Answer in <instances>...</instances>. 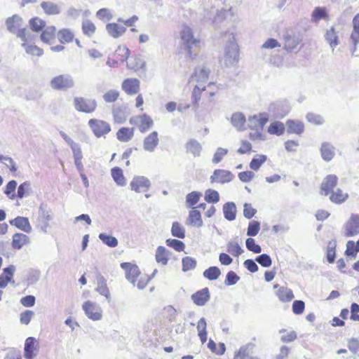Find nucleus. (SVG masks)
<instances>
[{
  "mask_svg": "<svg viewBox=\"0 0 359 359\" xmlns=\"http://www.w3.org/2000/svg\"><path fill=\"white\" fill-rule=\"evenodd\" d=\"M5 24L7 30L20 39L23 41L22 46H25V43L29 40V33L22 18L18 14H15L7 18Z\"/></svg>",
  "mask_w": 359,
  "mask_h": 359,
  "instance_id": "1",
  "label": "nucleus"
},
{
  "mask_svg": "<svg viewBox=\"0 0 359 359\" xmlns=\"http://www.w3.org/2000/svg\"><path fill=\"white\" fill-rule=\"evenodd\" d=\"M180 37L184 48L187 50L189 57L194 59L196 56V51L200 45V40L194 36L192 29L183 25L180 31Z\"/></svg>",
  "mask_w": 359,
  "mask_h": 359,
  "instance_id": "2",
  "label": "nucleus"
},
{
  "mask_svg": "<svg viewBox=\"0 0 359 359\" xmlns=\"http://www.w3.org/2000/svg\"><path fill=\"white\" fill-rule=\"evenodd\" d=\"M50 86L53 90L66 91L75 86V81L69 74H63L54 76L50 81Z\"/></svg>",
  "mask_w": 359,
  "mask_h": 359,
  "instance_id": "3",
  "label": "nucleus"
},
{
  "mask_svg": "<svg viewBox=\"0 0 359 359\" xmlns=\"http://www.w3.org/2000/svg\"><path fill=\"white\" fill-rule=\"evenodd\" d=\"M238 60V45L235 38L232 36L225 47L224 63L226 66H231Z\"/></svg>",
  "mask_w": 359,
  "mask_h": 359,
  "instance_id": "4",
  "label": "nucleus"
},
{
  "mask_svg": "<svg viewBox=\"0 0 359 359\" xmlns=\"http://www.w3.org/2000/svg\"><path fill=\"white\" fill-rule=\"evenodd\" d=\"M74 105L78 111L91 114L95 110L97 102L93 99L76 97L74 98Z\"/></svg>",
  "mask_w": 359,
  "mask_h": 359,
  "instance_id": "5",
  "label": "nucleus"
},
{
  "mask_svg": "<svg viewBox=\"0 0 359 359\" xmlns=\"http://www.w3.org/2000/svg\"><path fill=\"white\" fill-rule=\"evenodd\" d=\"M88 126L97 137H100L111 131L109 124L102 120L91 118L88 121Z\"/></svg>",
  "mask_w": 359,
  "mask_h": 359,
  "instance_id": "6",
  "label": "nucleus"
},
{
  "mask_svg": "<svg viewBox=\"0 0 359 359\" xmlns=\"http://www.w3.org/2000/svg\"><path fill=\"white\" fill-rule=\"evenodd\" d=\"M82 307L88 318L93 320H99L102 318V309L97 304L88 301Z\"/></svg>",
  "mask_w": 359,
  "mask_h": 359,
  "instance_id": "7",
  "label": "nucleus"
},
{
  "mask_svg": "<svg viewBox=\"0 0 359 359\" xmlns=\"http://www.w3.org/2000/svg\"><path fill=\"white\" fill-rule=\"evenodd\" d=\"M344 228L346 237L358 235L359 233V215L352 214Z\"/></svg>",
  "mask_w": 359,
  "mask_h": 359,
  "instance_id": "8",
  "label": "nucleus"
},
{
  "mask_svg": "<svg viewBox=\"0 0 359 359\" xmlns=\"http://www.w3.org/2000/svg\"><path fill=\"white\" fill-rule=\"evenodd\" d=\"M268 111L275 118H282L289 113L290 109L287 104L277 102L270 104Z\"/></svg>",
  "mask_w": 359,
  "mask_h": 359,
  "instance_id": "9",
  "label": "nucleus"
},
{
  "mask_svg": "<svg viewBox=\"0 0 359 359\" xmlns=\"http://www.w3.org/2000/svg\"><path fill=\"white\" fill-rule=\"evenodd\" d=\"M130 186L131 190L138 193L147 191L151 186V182L146 177L135 176L131 181Z\"/></svg>",
  "mask_w": 359,
  "mask_h": 359,
  "instance_id": "10",
  "label": "nucleus"
},
{
  "mask_svg": "<svg viewBox=\"0 0 359 359\" xmlns=\"http://www.w3.org/2000/svg\"><path fill=\"white\" fill-rule=\"evenodd\" d=\"M233 175L229 170L217 169L210 177L211 182H217L224 184L231 182L233 179Z\"/></svg>",
  "mask_w": 359,
  "mask_h": 359,
  "instance_id": "11",
  "label": "nucleus"
},
{
  "mask_svg": "<svg viewBox=\"0 0 359 359\" xmlns=\"http://www.w3.org/2000/svg\"><path fill=\"white\" fill-rule=\"evenodd\" d=\"M121 266L126 271V278L135 285V278L140 274L138 266L128 262L122 263Z\"/></svg>",
  "mask_w": 359,
  "mask_h": 359,
  "instance_id": "12",
  "label": "nucleus"
},
{
  "mask_svg": "<svg viewBox=\"0 0 359 359\" xmlns=\"http://www.w3.org/2000/svg\"><path fill=\"white\" fill-rule=\"evenodd\" d=\"M338 178L334 175H329L325 177L320 186V193L327 196L337 184Z\"/></svg>",
  "mask_w": 359,
  "mask_h": 359,
  "instance_id": "13",
  "label": "nucleus"
},
{
  "mask_svg": "<svg viewBox=\"0 0 359 359\" xmlns=\"http://www.w3.org/2000/svg\"><path fill=\"white\" fill-rule=\"evenodd\" d=\"M210 294L208 287H204L201 290L194 293L191 299L197 306H204L210 299Z\"/></svg>",
  "mask_w": 359,
  "mask_h": 359,
  "instance_id": "14",
  "label": "nucleus"
},
{
  "mask_svg": "<svg viewBox=\"0 0 359 359\" xmlns=\"http://www.w3.org/2000/svg\"><path fill=\"white\" fill-rule=\"evenodd\" d=\"M140 81L137 79H126L122 83V89L128 95L137 94L140 89Z\"/></svg>",
  "mask_w": 359,
  "mask_h": 359,
  "instance_id": "15",
  "label": "nucleus"
},
{
  "mask_svg": "<svg viewBox=\"0 0 359 359\" xmlns=\"http://www.w3.org/2000/svg\"><path fill=\"white\" fill-rule=\"evenodd\" d=\"M159 142L158 135L156 131H153L147 135L143 141V149L149 152H153Z\"/></svg>",
  "mask_w": 359,
  "mask_h": 359,
  "instance_id": "16",
  "label": "nucleus"
},
{
  "mask_svg": "<svg viewBox=\"0 0 359 359\" xmlns=\"http://www.w3.org/2000/svg\"><path fill=\"white\" fill-rule=\"evenodd\" d=\"M269 117L266 114H259V115H254L248 118L249 128L252 129L259 127L263 129L265 124L268 122Z\"/></svg>",
  "mask_w": 359,
  "mask_h": 359,
  "instance_id": "17",
  "label": "nucleus"
},
{
  "mask_svg": "<svg viewBox=\"0 0 359 359\" xmlns=\"http://www.w3.org/2000/svg\"><path fill=\"white\" fill-rule=\"evenodd\" d=\"M322 158L330 162L335 155V147L330 142H323L320 149Z\"/></svg>",
  "mask_w": 359,
  "mask_h": 359,
  "instance_id": "18",
  "label": "nucleus"
},
{
  "mask_svg": "<svg viewBox=\"0 0 359 359\" xmlns=\"http://www.w3.org/2000/svg\"><path fill=\"white\" fill-rule=\"evenodd\" d=\"M9 223L25 233H29L32 231V226L27 217L18 216L10 220Z\"/></svg>",
  "mask_w": 359,
  "mask_h": 359,
  "instance_id": "19",
  "label": "nucleus"
},
{
  "mask_svg": "<svg viewBox=\"0 0 359 359\" xmlns=\"http://www.w3.org/2000/svg\"><path fill=\"white\" fill-rule=\"evenodd\" d=\"M329 19V14L325 7H316L311 15V21L316 24H318L321 20L327 21Z\"/></svg>",
  "mask_w": 359,
  "mask_h": 359,
  "instance_id": "20",
  "label": "nucleus"
},
{
  "mask_svg": "<svg viewBox=\"0 0 359 359\" xmlns=\"http://www.w3.org/2000/svg\"><path fill=\"white\" fill-rule=\"evenodd\" d=\"M210 71L204 66L196 67L193 73L189 82L196 81V82H205L209 76Z\"/></svg>",
  "mask_w": 359,
  "mask_h": 359,
  "instance_id": "21",
  "label": "nucleus"
},
{
  "mask_svg": "<svg viewBox=\"0 0 359 359\" xmlns=\"http://www.w3.org/2000/svg\"><path fill=\"white\" fill-rule=\"evenodd\" d=\"M285 126H287V133L290 134L301 135L304 130V123L297 120L288 119Z\"/></svg>",
  "mask_w": 359,
  "mask_h": 359,
  "instance_id": "22",
  "label": "nucleus"
},
{
  "mask_svg": "<svg viewBox=\"0 0 359 359\" xmlns=\"http://www.w3.org/2000/svg\"><path fill=\"white\" fill-rule=\"evenodd\" d=\"M187 225H190L195 227H201L203 224L201 212L195 209L189 211V217L186 221Z\"/></svg>",
  "mask_w": 359,
  "mask_h": 359,
  "instance_id": "23",
  "label": "nucleus"
},
{
  "mask_svg": "<svg viewBox=\"0 0 359 359\" xmlns=\"http://www.w3.org/2000/svg\"><path fill=\"white\" fill-rule=\"evenodd\" d=\"M41 7L47 15H57L61 12V6L52 1H42L41 3Z\"/></svg>",
  "mask_w": 359,
  "mask_h": 359,
  "instance_id": "24",
  "label": "nucleus"
},
{
  "mask_svg": "<svg viewBox=\"0 0 359 359\" xmlns=\"http://www.w3.org/2000/svg\"><path fill=\"white\" fill-rule=\"evenodd\" d=\"M325 41L330 44L332 50L334 48L339 44V36L337 32L335 30L334 27H331L330 29H327L325 34Z\"/></svg>",
  "mask_w": 359,
  "mask_h": 359,
  "instance_id": "25",
  "label": "nucleus"
},
{
  "mask_svg": "<svg viewBox=\"0 0 359 359\" xmlns=\"http://www.w3.org/2000/svg\"><path fill=\"white\" fill-rule=\"evenodd\" d=\"M205 86L202 84L196 85L191 93V102L195 111H196L199 107V101L201 97V94L205 90Z\"/></svg>",
  "mask_w": 359,
  "mask_h": 359,
  "instance_id": "26",
  "label": "nucleus"
},
{
  "mask_svg": "<svg viewBox=\"0 0 359 359\" xmlns=\"http://www.w3.org/2000/svg\"><path fill=\"white\" fill-rule=\"evenodd\" d=\"M108 34L114 39L122 36L126 31V28L116 23H109L106 26Z\"/></svg>",
  "mask_w": 359,
  "mask_h": 359,
  "instance_id": "27",
  "label": "nucleus"
},
{
  "mask_svg": "<svg viewBox=\"0 0 359 359\" xmlns=\"http://www.w3.org/2000/svg\"><path fill=\"white\" fill-rule=\"evenodd\" d=\"M187 153H191L194 157H198L202 151L201 144L195 139L189 140L186 144Z\"/></svg>",
  "mask_w": 359,
  "mask_h": 359,
  "instance_id": "28",
  "label": "nucleus"
},
{
  "mask_svg": "<svg viewBox=\"0 0 359 359\" xmlns=\"http://www.w3.org/2000/svg\"><path fill=\"white\" fill-rule=\"evenodd\" d=\"M224 218L228 221H233L236 216V206L233 202H227L223 205Z\"/></svg>",
  "mask_w": 359,
  "mask_h": 359,
  "instance_id": "29",
  "label": "nucleus"
},
{
  "mask_svg": "<svg viewBox=\"0 0 359 359\" xmlns=\"http://www.w3.org/2000/svg\"><path fill=\"white\" fill-rule=\"evenodd\" d=\"M134 135V128H121L117 133L116 137L117 139L122 142H127L130 141Z\"/></svg>",
  "mask_w": 359,
  "mask_h": 359,
  "instance_id": "30",
  "label": "nucleus"
},
{
  "mask_svg": "<svg viewBox=\"0 0 359 359\" xmlns=\"http://www.w3.org/2000/svg\"><path fill=\"white\" fill-rule=\"evenodd\" d=\"M29 241V237L21 233H16L13 236L12 247L20 250Z\"/></svg>",
  "mask_w": 359,
  "mask_h": 359,
  "instance_id": "31",
  "label": "nucleus"
},
{
  "mask_svg": "<svg viewBox=\"0 0 359 359\" xmlns=\"http://www.w3.org/2000/svg\"><path fill=\"white\" fill-rule=\"evenodd\" d=\"M284 49L287 51H292L296 48L299 43V39L298 37L294 35H291L287 32L284 35Z\"/></svg>",
  "mask_w": 359,
  "mask_h": 359,
  "instance_id": "32",
  "label": "nucleus"
},
{
  "mask_svg": "<svg viewBox=\"0 0 359 359\" xmlns=\"http://www.w3.org/2000/svg\"><path fill=\"white\" fill-rule=\"evenodd\" d=\"M36 342V339L34 337H28L25 343V358L26 359H33L35 356L34 351V344Z\"/></svg>",
  "mask_w": 359,
  "mask_h": 359,
  "instance_id": "33",
  "label": "nucleus"
},
{
  "mask_svg": "<svg viewBox=\"0 0 359 359\" xmlns=\"http://www.w3.org/2000/svg\"><path fill=\"white\" fill-rule=\"evenodd\" d=\"M138 118L140 122L139 130L142 133H146L154 125L151 118L146 114L140 116Z\"/></svg>",
  "mask_w": 359,
  "mask_h": 359,
  "instance_id": "34",
  "label": "nucleus"
},
{
  "mask_svg": "<svg viewBox=\"0 0 359 359\" xmlns=\"http://www.w3.org/2000/svg\"><path fill=\"white\" fill-rule=\"evenodd\" d=\"M41 39L44 43H51V41L55 39L56 29L55 26H48L42 30Z\"/></svg>",
  "mask_w": 359,
  "mask_h": 359,
  "instance_id": "35",
  "label": "nucleus"
},
{
  "mask_svg": "<svg viewBox=\"0 0 359 359\" xmlns=\"http://www.w3.org/2000/svg\"><path fill=\"white\" fill-rule=\"evenodd\" d=\"M285 130V125L280 121L272 122L268 127V133L271 135L280 136Z\"/></svg>",
  "mask_w": 359,
  "mask_h": 359,
  "instance_id": "36",
  "label": "nucleus"
},
{
  "mask_svg": "<svg viewBox=\"0 0 359 359\" xmlns=\"http://www.w3.org/2000/svg\"><path fill=\"white\" fill-rule=\"evenodd\" d=\"M276 294L279 300L283 302H290L294 297L292 290L285 287H280Z\"/></svg>",
  "mask_w": 359,
  "mask_h": 359,
  "instance_id": "37",
  "label": "nucleus"
},
{
  "mask_svg": "<svg viewBox=\"0 0 359 359\" xmlns=\"http://www.w3.org/2000/svg\"><path fill=\"white\" fill-rule=\"evenodd\" d=\"M112 178L118 186H125L126 184V178L123 174V170L119 167H114L111 170Z\"/></svg>",
  "mask_w": 359,
  "mask_h": 359,
  "instance_id": "38",
  "label": "nucleus"
},
{
  "mask_svg": "<svg viewBox=\"0 0 359 359\" xmlns=\"http://www.w3.org/2000/svg\"><path fill=\"white\" fill-rule=\"evenodd\" d=\"M246 121L245 116L243 113L236 112L232 114L231 123L238 130H243Z\"/></svg>",
  "mask_w": 359,
  "mask_h": 359,
  "instance_id": "39",
  "label": "nucleus"
},
{
  "mask_svg": "<svg viewBox=\"0 0 359 359\" xmlns=\"http://www.w3.org/2000/svg\"><path fill=\"white\" fill-rule=\"evenodd\" d=\"M169 251L163 246H158L156 251V260L158 263L166 265L168 262Z\"/></svg>",
  "mask_w": 359,
  "mask_h": 359,
  "instance_id": "40",
  "label": "nucleus"
},
{
  "mask_svg": "<svg viewBox=\"0 0 359 359\" xmlns=\"http://www.w3.org/2000/svg\"><path fill=\"white\" fill-rule=\"evenodd\" d=\"M29 25L32 31L34 32H39L46 27V22L38 17L31 18Z\"/></svg>",
  "mask_w": 359,
  "mask_h": 359,
  "instance_id": "41",
  "label": "nucleus"
},
{
  "mask_svg": "<svg viewBox=\"0 0 359 359\" xmlns=\"http://www.w3.org/2000/svg\"><path fill=\"white\" fill-rule=\"evenodd\" d=\"M226 251L234 257H238L244 251L237 242L230 241L226 245Z\"/></svg>",
  "mask_w": 359,
  "mask_h": 359,
  "instance_id": "42",
  "label": "nucleus"
},
{
  "mask_svg": "<svg viewBox=\"0 0 359 359\" xmlns=\"http://www.w3.org/2000/svg\"><path fill=\"white\" fill-rule=\"evenodd\" d=\"M203 275L210 280H215L221 275V271L217 266H210L203 271Z\"/></svg>",
  "mask_w": 359,
  "mask_h": 359,
  "instance_id": "43",
  "label": "nucleus"
},
{
  "mask_svg": "<svg viewBox=\"0 0 359 359\" xmlns=\"http://www.w3.org/2000/svg\"><path fill=\"white\" fill-rule=\"evenodd\" d=\"M99 239L105 245L110 248H115L118 245V240L116 238L108 235L105 233H101L99 234Z\"/></svg>",
  "mask_w": 359,
  "mask_h": 359,
  "instance_id": "44",
  "label": "nucleus"
},
{
  "mask_svg": "<svg viewBox=\"0 0 359 359\" xmlns=\"http://www.w3.org/2000/svg\"><path fill=\"white\" fill-rule=\"evenodd\" d=\"M171 234L172 236L178 238H185V229L178 222H172L171 227Z\"/></svg>",
  "mask_w": 359,
  "mask_h": 359,
  "instance_id": "45",
  "label": "nucleus"
},
{
  "mask_svg": "<svg viewBox=\"0 0 359 359\" xmlns=\"http://www.w3.org/2000/svg\"><path fill=\"white\" fill-rule=\"evenodd\" d=\"M202 194L201 192L196 191L188 194L186 196V203L187 207L194 208V206L198 202Z\"/></svg>",
  "mask_w": 359,
  "mask_h": 359,
  "instance_id": "46",
  "label": "nucleus"
},
{
  "mask_svg": "<svg viewBox=\"0 0 359 359\" xmlns=\"http://www.w3.org/2000/svg\"><path fill=\"white\" fill-rule=\"evenodd\" d=\"M57 38L60 43H69L73 40L74 35L68 29H62L57 33Z\"/></svg>",
  "mask_w": 359,
  "mask_h": 359,
  "instance_id": "47",
  "label": "nucleus"
},
{
  "mask_svg": "<svg viewBox=\"0 0 359 359\" xmlns=\"http://www.w3.org/2000/svg\"><path fill=\"white\" fill-rule=\"evenodd\" d=\"M113 117L115 123H123L126 120V112L121 107H115L112 111Z\"/></svg>",
  "mask_w": 359,
  "mask_h": 359,
  "instance_id": "48",
  "label": "nucleus"
},
{
  "mask_svg": "<svg viewBox=\"0 0 359 359\" xmlns=\"http://www.w3.org/2000/svg\"><path fill=\"white\" fill-rule=\"evenodd\" d=\"M204 198L209 203H216L219 201V194L217 191L209 189L205 191Z\"/></svg>",
  "mask_w": 359,
  "mask_h": 359,
  "instance_id": "49",
  "label": "nucleus"
},
{
  "mask_svg": "<svg viewBox=\"0 0 359 359\" xmlns=\"http://www.w3.org/2000/svg\"><path fill=\"white\" fill-rule=\"evenodd\" d=\"M144 66L145 62L140 57H135L127 63V67L134 70L142 69Z\"/></svg>",
  "mask_w": 359,
  "mask_h": 359,
  "instance_id": "50",
  "label": "nucleus"
},
{
  "mask_svg": "<svg viewBox=\"0 0 359 359\" xmlns=\"http://www.w3.org/2000/svg\"><path fill=\"white\" fill-rule=\"evenodd\" d=\"M166 245L173 249H175L177 252H182L185 248V244L177 239L175 238H168L165 241Z\"/></svg>",
  "mask_w": 359,
  "mask_h": 359,
  "instance_id": "51",
  "label": "nucleus"
},
{
  "mask_svg": "<svg viewBox=\"0 0 359 359\" xmlns=\"http://www.w3.org/2000/svg\"><path fill=\"white\" fill-rule=\"evenodd\" d=\"M266 155H259L257 158H253L250 163V168L253 170H258L262 165L266 161Z\"/></svg>",
  "mask_w": 359,
  "mask_h": 359,
  "instance_id": "52",
  "label": "nucleus"
},
{
  "mask_svg": "<svg viewBox=\"0 0 359 359\" xmlns=\"http://www.w3.org/2000/svg\"><path fill=\"white\" fill-rule=\"evenodd\" d=\"M182 271H188L192 270L196 266V261L191 257H185L182 260Z\"/></svg>",
  "mask_w": 359,
  "mask_h": 359,
  "instance_id": "53",
  "label": "nucleus"
},
{
  "mask_svg": "<svg viewBox=\"0 0 359 359\" xmlns=\"http://www.w3.org/2000/svg\"><path fill=\"white\" fill-rule=\"evenodd\" d=\"M348 198L347 194H344L342 191L337 189L335 192H333L330 197L331 201L335 203H341Z\"/></svg>",
  "mask_w": 359,
  "mask_h": 359,
  "instance_id": "54",
  "label": "nucleus"
},
{
  "mask_svg": "<svg viewBox=\"0 0 359 359\" xmlns=\"http://www.w3.org/2000/svg\"><path fill=\"white\" fill-rule=\"evenodd\" d=\"M41 277V272L39 270L30 269L27 276V280L28 285H34L39 281Z\"/></svg>",
  "mask_w": 359,
  "mask_h": 359,
  "instance_id": "55",
  "label": "nucleus"
},
{
  "mask_svg": "<svg viewBox=\"0 0 359 359\" xmlns=\"http://www.w3.org/2000/svg\"><path fill=\"white\" fill-rule=\"evenodd\" d=\"M259 229L260 222L258 221L252 220L248 224L247 235L248 236H255L259 233Z\"/></svg>",
  "mask_w": 359,
  "mask_h": 359,
  "instance_id": "56",
  "label": "nucleus"
},
{
  "mask_svg": "<svg viewBox=\"0 0 359 359\" xmlns=\"http://www.w3.org/2000/svg\"><path fill=\"white\" fill-rule=\"evenodd\" d=\"M82 29L84 34L91 36L95 32V26L91 21L86 20L82 23Z\"/></svg>",
  "mask_w": 359,
  "mask_h": 359,
  "instance_id": "57",
  "label": "nucleus"
},
{
  "mask_svg": "<svg viewBox=\"0 0 359 359\" xmlns=\"http://www.w3.org/2000/svg\"><path fill=\"white\" fill-rule=\"evenodd\" d=\"M245 245L248 250L254 253H260L262 252V248L259 245L255 243V239L248 238L245 241Z\"/></svg>",
  "mask_w": 359,
  "mask_h": 359,
  "instance_id": "58",
  "label": "nucleus"
},
{
  "mask_svg": "<svg viewBox=\"0 0 359 359\" xmlns=\"http://www.w3.org/2000/svg\"><path fill=\"white\" fill-rule=\"evenodd\" d=\"M255 261L263 267H269L272 264L271 257L267 254H262L255 258Z\"/></svg>",
  "mask_w": 359,
  "mask_h": 359,
  "instance_id": "59",
  "label": "nucleus"
},
{
  "mask_svg": "<svg viewBox=\"0 0 359 359\" xmlns=\"http://www.w3.org/2000/svg\"><path fill=\"white\" fill-rule=\"evenodd\" d=\"M228 153V149L218 147L214 154L212 162L215 164L219 163Z\"/></svg>",
  "mask_w": 359,
  "mask_h": 359,
  "instance_id": "60",
  "label": "nucleus"
},
{
  "mask_svg": "<svg viewBox=\"0 0 359 359\" xmlns=\"http://www.w3.org/2000/svg\"><path fill=\"white\" fill-rule=\"evenodd\" d=\"M240 280L238 276L234 271H230L226 273L224 283L226 285L231 286L237 283Z\"/></svg>",
  "mask_w": 359,
  "mask_h": 359,
  "instance_id": "61",
  "label": "nucleus"
},
{
  "mask_svg": "<svg viewBox=\"0 0 359 359\" xmlns=\"http://www.w3.org/2000/svg\"><path fill=\"white\" fill-rule=\"evenodd\" d=\"M17 187V182L15 180H11L6 186L4 194H6L11 199H13L15 194H13Z\"/></svg>",
  "mask_w": 359,
  "mask_h": 359,
  "instance_id": "62",
  "label": "nucleus"
},
{
  "mask_svg": "<svg viewBox=\"0 0 359 359\" xmlns=\"http://www.w3.org/2000/svg\"><path fill=\"white\" fill-rule=\"evenodd\" d=\"M31 184L29 182H25L21 184L18 188L17 197L18 198H22L26 196V193L30 190Z\"/></svg>",
  "mask_w": 359,
  "mask_h": 359,
  "instance_id": "63",
  "label": "nucleus"
},
{
  "mask_svg": "<svg viewBox=\"0 0 359 359\" xmlns=\"http://www.w3.org/2000/svg\"><path fill=\"white\" fill-rule=\"evenodd\" d=\"M119 96V92L116 90H109L103 95V99L106 102H114Z\"/></svg>",
  "mask_w": 359,
  "mask_h": 359,
  "instance_id": "64",
  "label": "nucleus"
}]
</instances>
